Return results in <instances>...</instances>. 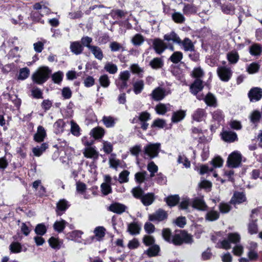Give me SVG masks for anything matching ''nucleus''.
<instances>
[{
	"label": "nucleus",
	"instance_id": "nucleus-1",
	"mask_svg": "<svg viewBox=\"0 0 262 262\" xmlns=\"http://www.w3.org/2000/svg\"><path fill=\"white\" fill-rule=\"evenodd\" d=\"M164 40L167 42L172 41L173 43L182 45L185 51H194L195 47L192 41L187 37L181 40L178 35L174 32L171 31L169 33L165 34L163 36Z\"/></svg>",
	"mask_w": 262,
	"mask_h": 262
},
{
	"label": "nucleus",
	"instance_id": "nucleus-2",
	"mask_svg": "<svg viewBox=\"0 0 262 262\" xmlns=\"http://www.w3.org/2000/svg\"><path fill=\"white\" fill-rule=\"evenodd\" d=\"M52 70L47 66L39 67L32 75L31 79L34 84L43 85L50 78Z\"/></svg>",
	"mask_w": 262,
	"mask_h": 262
},
{
	"label": "nucleus",
	"instance_id": "nucleus-3",
	"mask_svg": "<svg viewBox=\"0 0 262 262\" xmlns=\"http://www.w3.org/2000/svg\"><path fill=\"white\" fill-rule=\"evenodd\" d=\"M193 242L192 236L185 230H176L172 237V244L175 246H181L183 244H191Z\"/></svg>",
	"mask_w": 262,
	"mask_h": 262
},
{
	"label": "nucleus",
	"instance_id": "nucleus-4",
	"mask_svg": "<svg viewBox=\"0 0 262 262\" xmlns=\"http://www.w3.org/2000/svg\"><path fill=\"white\" fill-rule=\"evenodd\" d=\"M161 144L160 143H149L144 148V152L150 159L157 157L160 152Z\"/></svg>",
	"mask_w": 262,
	"mask_h": 262
},
{
	"label": "nucleus",
	"instance_id": "nucleus-5",
	"mask_svg": "<svg viewBox=\"0 0 262 262\" xmlns=\"http://www.w3.org/2000/svg\"><path fill=\"white\" fill-rule=\"evenodd\" d=\"M242 162V155L238 151L232 152L228 157L227 164L231 168L237 167Z\"/></svg>",
	"mask_w": 262,
	"mask_h": 262
},
{
	"label": "nucleus",
	"instance_id": "nucleus-6",
	"mask_svg": "<svg viewBox=\"0 0 262 262\" xmlns=\"http://www.w3.org/2000/svg\"><path fill=\"white\" fill-rule=\"evenodd\" d=\"M168 213L163 209L159 208L152 214L148 215V220L152 222H160L167 220Z\"/></svg>",
	"mask_w": 262,
	"mask_h": 262
},
{
	"label": "nucleus",
	"instance_id": "nucleus-7",
	"mask_svg": "<svg viewBox=\"0 0 262 262\" xmlns=\"http://www.w3.org/2000/svg\"><path fill=\"white\" fill-rule=\"evenodd\" d=\"M217 73L220 79L224 82L229 81L232 75L231 69L225 66L217 68Z\"/></svg>",
	"mask_w": 262,
	"mask_h": 262
},
{
	"label": "nucleus",
	"instance_id": "nucleus-8",
	"mask_svg": "<svg viewBox=\"0 0 262 262\" xmlns=\"http://www.w3.org/2000/svg\"><path fill=\"white\" fill-rule=\"evenodd\" d=\"M151 41L152 47L157 54H161L166 49V43L161 39L155 38Z\"/></svg>",
	"mask_w": 262,
	"mask_h": 262
},
{
	"label": "nucleus",
	"instance_id": "nucleus-9",
	"mask_svg": "<svg viewBox=\"0 0 262 262\" xmlns=\"http://www.w3.org/2000/svg\"><path fill=\"white\" fill-rule=\"evenodd\" d=\"M256 212V209H253L252 210V214L250 215V219L249 223L248 224V233L250 234H256L258 232V225H257V219H255L253 214Z\"/></svg>",
	"mask_w": 262,
	"mask_h": 262
},
{
	"label": "nucleus",
	"instance_id": "nucleus-10",
	"mask_svg": "<svg viewBox=\"0 0 262 262\" xmlns=\"http://www.w3.org/2000/svg\"><path fill=\"white\" fill-rule=\"evenodd\" d=\"M150 114L147 111H143L139 114L138 120L140 121V128L143 130H146L147 129L149 125L147 121L150 120Z\"/></svg>",
	"mask_w": 262,
	"mask_h": 262
},
{
	"label": "nucleus",
	"instance_id": "nucleus-11",
	"mask_svg": "<svg viewBox=\"0 0 262 262\" xmlns=\"http://www.w3.org/2000/svg\"><path fill=\"white\" fill-rule=\"evenodd\" d=\"M247 201V198L244 192L235 191L231 198L230 203L232 205L241 204Z\"/></svg>",
	"mask_w": 262,
	"mask_h": 262
},
{
	"label": "nucleus",
	"instance_id": "nucleus-12",
	"mask_svg": "<svg viewBox=\"0 0 262 262\" xmlns=\"http://www.w3.org/2000/svg\"><path fill=\"white\" fill-rule=\"evenodd\" d=\"M70 206V204L66 199H60L56 204L55 211L57 215H62Z\"/></svg>",
	"mask_w": 262,
	"mask_h": 262
},
{
	"label": "nucleus",
	"instance_id": "nucleus-13",
	"mask_svg": "<svg viewBox=\"0 0 262 262\" xmlns=\"http://www.w3.org/2000/svg\"><path fill=\"white\" fill-rule=\"evenodd\" d=\"M250 101H257L262 98V89L254 87L250 89L248 94Z\"/></svg>",
	"mask_w": 262,
	"mask_h": 262
},
{
	"label": "nucleus",
	"instance_id": "nucleus-14",
	"mask_svg": "<svg viewBox=\"0 0 262 262\" xmlns=\"http://www.w3.org/2000/svg\"><path fill=\"white\" fill-rule=\"evenodd\" d=\"M207 116L206 111L201 108L195 110L191 115L192 119L196 122H202L205 120Z\"/></svg>",
	"mask_w": 262,
	"mask_h": 262
},
{
	"label": "nucleus",
	"instance_id": "nucleus-15",
	"mask_svg": "<svg viewBox=\"0 0 262 262\" xmlns=\"http://www.w3.org/2000/svg\"><path fill=\"white\" fill-rule=\"evenodd\" d=\"M204 88L203 81L201 79H195L190 85V92L193 95H198Z\"/></svg>",
	"mask_w": 262,
	"mask_h": 262
},
{
	"label": "nucleus",
	"instance_id": "nucleus-16",
	"mask_svg": "<svg viewBox=\"0 0 262 262\" xmlns=\"http://www.w3.org/2000/svg\"><path fill=\"white\" fill-rule=\"evenodd\" d=\"M151 95L155 101H161L166 96V91L163 88L158 86L152 91Z\"/></svg>",
	"mask_w": 262,
	"mask_h": 262
},
{
	"label": "nucleus",
	"instance_id": "nucleus-17",
	"mask_svg": "<svg viewBox=\"0 0 262 262\" xmlns=\"http://www.w3.org/2000/svg\"><path fill=\"white\" fill-rule=\"evenodd\" d=\"M47 137V133L45 128L39 125L37 127V132L34 135L33 140L37 143H40L44 141Z\"/></svg>",
	"mask_w": 262,
	"mask_h": 262
},
{
	"label": "nucleus",
	"instance_id": "nucleus-18",
	"mask_svg": "<svg viewBox=\"0 0 262 262\" xmlns=\"http://www.w3.org/2000/svg\"><path fill=\"white\" fill-rule=\"evenodd\" d=\"M222 138L225 142L228 143L234 142L238 140L236 133L232 131H225L222 134Z\"/></svg>",
	"mask_w": 262,
	"mask_h": 262
},
{
	"label": "nucleus",
	"instance_id": "nucleus-19",
	"mask_svg": "<svg viewBox=\"0 0 262 262\" xmlns=\"http://www.w3.org/2000/svg\"><path fill=\"white\" fill-rule=\"evenodd\" d=\"M186 115V111L180 110L174 111L171 116V121L172 123H178L183 120Z\"/></svg>",
	"mask_w": 262,
	"mask_h": 262
},
{
	"label": "nucleus",
	"instance_id": "nucleus-20",
	"mask_svg": "<svg viewBox=\"0 0 262 262\" xmlns=\"http://www.w3.org/2000/svg\"><path fill=\"white\" fill-rule=\"evenodd\" d=\"M126 207L119 203H114L110 205L108 210L114 213L120 214L125 212Z\"/></svg>",
	"mask_w": 262,
	"mask_h": 262
},
{
	"label": "nucleus",
	"instance_id": "nucleus-21",
	"mask_svg": "<svg viewBox=\"0 0 262 262\" xmlns=\"http://www.w3.org/2000/svg\"><path fill=\"white\" fill-rule=\"evenodd\" d=\"M141 225L138 222H133L128 224L127 231L130 234H139L141 231Z\"/></svg>",
	"mask_w": 262,
	"mask_h": 262
},
{
	"label": "nucleus",
	"instance_id": "nucleus-22",
	"mask_svg": "<svg viewBox=\"0 0 262 262\" xmlns=\"http://www.w3.org/2000/svg\"><path fill=\"white\" fill-rule=\"evenodd\" d=\"M84 156L86 158L97 159L99 156L98 152L96 150L95 147H85L83 152Z\"/></svg>",
	"mask_w": 262,
	"mask_h": 262
},
{
	"label": "nucleus",
	"instance_id": "nucleus-23",
	"mask_svg": "<svg viewBox=\"0 0 262 262\" xmlns=\"http://www.w3.org/2000/svg\"><path fill=\"white\" fill-rule=\"evenodd\" d=\"M249 52L252 56H259L262 53V46L258 43H254L249 47Z\"/></svg>",
	"mask_w": 262,
	"mask_h": 262
},
{
	"label": "nucleus",
	"instance_id": "nucleus-24",
	"mask_svg": "<svg viewBox=\"0 0 262 262\" xmlns=\"http://www.w3.org/2000/svg\"><path fill=\"white\" fill-rule=\"evenodd\" d=\"M220 8L222 12L225 14L233 15L235 13V7L231 3L223 4L221 5Z\"/></svg>",
	"mask_w": 262,
	"mask_h": 262
},
{
	"label": "nucleus",
	"instance_id": "nucleus-25",
	"mask_svg": "<svg viewBox=\"0 0 262 262\" xmlns=\"http://www.w3.org/2000/svg\"><path fill=\"white\" fill-rule=\"evenodd\" d=\"M164 61L161 57H155L149 62V66L154 70H159L164 66Z\"/></svg>",
	"mask_w": 262,
	"mask_h": 262
},
{
	"label": "nucleus",
	"instance_id": "nucleus-26",
	"mask_svg": "<svg viewBox=\"0 0 262 262\" xmlns=\"http://www.w3.org/2000/svg\"><path fill=\"white\" fill-rule=\"evenodd\" d=\"M204 101L209 106L216 107L217 106L216 98L211 92H209L207 94L204 98Z\"/></svg>",
	"mask_w": 262,
	"mask_h": 262
},
{
	"label": "nucleus",
	"instance_id": "nucleus-27",
	"mask_svg": "<svg viewBox=\"0 0 262 262\" xmlns=\"http://www.w3.org/2000/svg\"><path fill=\"white\" fill-rule=\"evenodd\" d=\"M180 200V196L178 194L170 195L164 198V201L170 207H172L178 205Z\"/></svg>",
	"mask_w": 262,
	"mask_h": 262
},
{
	"label": "nucleus",
	"instance_id": "nucleus-28",
	"mask_svg": "<svg viewBox=\"0 0 262 262\" xmlns=\"http://www.w3.org/2000/svg\"><path fill=\"white\" fill-rule=\"evenodd\" d=\"M149 247L144 252L149 257H155L159 255L160 248L158 245L154 244L149 246Z\"/></svg>",
	"mask_w": 262,
	"mask_h": 262
},
{
	"label": "nucleus",
	"instance_id": "nucleus-29",
	"mask_svg": "<svg viewBox=\"0 0 262 262\" xmlns=\"http://www.w3.org/2000/svg\"><path fill=\"white\" fill-rule=\"evenodd\" d=\"M105 134V130L103 128L97 126L96 127L93 128L90 133V135L95 139H100L102 138Z\"/></svg>",
	"mask_w": 262,
	"mask_h": 262
},
{
	"label": "nucleus",
	"instance_id": "nucleus-30",
	"mask_svg": "<svg viewBox=\"0 0 262 262\" xmlns=\"http://www.w3.org/2000/svg\"><path fill=\"white\" fill-rule=\"evenodd\" d=\"M192 207L199 210L205 211L207 208V206L203 199L195 198L192 202Z\"/></svg>",
	"mask_w": 262,
	"mask_h": 262
},
{
	"label": "nucleus",
	"instance_id": "nucleus-31",
	"mask_svg": "<svg viewBox=\"0 0 262 262\" xmlns=\"http://www.w3.org/2000/svg\"><path fill=\"white\" fill-rule=\"evenodd\" d=\"M155 199L154 193L148 192L146 194L144 193L140 200L144 206H148L154 202Z\"/></svg>",
	"mask_w": 262,
	"mask_h": 262
},
{
	"label": "nucleus",
	"instance_id": "nucleus-32",
	"mask_svg": "<svg viewBox=\"0 0 262 262\" xmlns=\"http://www.w3.org/2000/svg\"><path fill=\"white\" fill-rule=\"evenodd\" d=\"M49 144L47 142H44L40 146H37L33 148L32 152L36 157H40L46 150L48 148Z\"/></svg>",
	"mask_w": 262,
	"mask_h": 262
},
{
	"label": "nucleus",
	"instance_id": "nucleus-33",
	"mask_svg": "<svg viewBox=\"0 0 262 262\" xmlns=\"http://www.w3.org/2000/svg\"><path fill=\"white\" fill-rule=\"evenodd\" d=\"M212 121H214L221 123L224 121L225 115L223 112L220 109H217L211 113Z\"/></svg>",
	"mask_w": 262,
	"mask_h": 262
},
{
	"label": "nucleus",
	"instance_id": "nucleus-34",
	"mask_svg": "<svg viewBox=\"0 0 262 262\" xmlns=\"http://www.w3.org/2000/svg\"><path fill=\"white\" fill-rule=\"evenodd\" d=\"M227 59L230 64H236L239 59V56L236 51L233 50L227 54Z\"/></svg>",
	"mask_w": 262,
	"mask_h": 262
},
{
	"label": "nucleus",
	"instance_id": "nucleus-35",
	"mask_svg": "<svg viewBox=\"0 0 262 262\" xmlns=\"http://www.w3.org/2000/svg\"><path fill=\"white\" fill-rule=\"evenodd\" d=\"M183 12L184 14L187 16L194 14L197 12V8L193 4H186L184 5Z\"/></svg>",
	"mask_w": 262,
	"mask_h": 262
},
{
	"label": "nucleus",
	"instance_id": "nucleus-36",
	"mask_svg": "<svg viewBox=\"0 0 262 262\" xmlns=\"http://www.w3.org/2000/svg\"><path fill=\"white\" fill-rule=\"evenodd\" d=\"M70 49L75 54L79 55L82 53L83 47L79 41H74L71 43Z\"/></svg>",
	"mask_w": 262,
	"mask_h": 262
},
{
	"label": "nucleus",
	"instance_id": "nucleus-37",
	"mask_svg": "<svg viewBox=\"0 0 262 262\" xmlns=\"http://www.w3.org/2000/svg\"><path fill=\"white\" fill-rule=\"evenodd\" d=\"M89 50L93 54L94 57L99 60H101L103 58V54L101 48L97 46H93Z\"/></svg>",
	"mask_w": 262,
	"mask_h": 262
},
{
	"label": "nucleus",
	"instance_id": "nucleus-38",
	"mask_svg": "<svg viewBox=\"0 0 262 262\" xmlns=\"http://www.w3.org/2000/svg\"><path fill=\"white\" fill-rule=\"evenodd\" d=\"M48 243L50 246L55 250L60 249L62 244V242L58 238H56L54 236H52L49 239Z\"/></svg>",
	"mask_w": 262,
	"mask_h": 262
},
{
	"label": "nucleus",
	"instance_id": "nucleus-39",
	"mask_svg": "<svg viewBox=\"0 0 262 262\" xmlns=\"http://www.w3.org/2000/svg\"><path fill=\"white\" fill-rule=\"evenodd\" d=\"M66 123L62 119H58L54 124L53 127L56 134L62 133L64 132Z\"/></svg>",
	"mask_w": 262,
	"mask_h": 262
},
{
	"label": "nucleus",
	"instance_id": "nucleus-40",
	"mask_svg": "<svg viewBox=\"0 0 262 262\" xmlns=\"http://www.w3.org/2000/svg\"><path fill=\"white\" fill-rule=\"evenodd\" d=\"M183 54L181 51H175L169 58V60L174 64H177L183 59Z\"/></svg>",
	"mask_w": 262,
	"mask_h": 262
},
{
	"label": "nucleus",
	"instance_id": "nucleus-41",
	"mask_svg": "<svg viewBox=\"0 0 262 262\" xmlns=\"http://www.w3.org/2000/svg\"><path fill=\"white\" fill-rule=\"evenodd\" d=\"M30 73V70L27 67L20 69L17 79L18 80H24L29 77Z\"/></svg>",
	"mask_w": 262,
	"mask_h": 262
},
{
	"label": "nucleus",
	"instance_id": "nucleus-42",
	"mask_svg": "<svg viewBox=\"0 0 262 262\" xmlns=\"http://www.w3.org/2000/svg\"><path fill=\"white\" fill-rule=\"evenodd\" d=\"M144 86V82L142 80H139L133 83V91L136 95L140 94Z\"/></svg>",
	"mask_w": 262,
	"mask_h": 262
},
{
	"label": "nucleus",
	"instance_id": "nucleus-43",
	"mask_svg": "<svg viewBox=\"0 0 262 262\" xmlns=\"http://www.w3.org/2000/svg\"><path fill=\"white\" fill-rule=\"evenodd\" d=\"M67 224L68 223L64 220L56 221L53 225L54 229L58 232H61L64 229Z\"/></svg>",
	"mask_w": 262,
	"mask_h": 262
},
{
	"label": "nucleus",
	"instance_id": "nucleus-44",
	"mask_svg": "<svg viewBox=\"0 0 262 262\" xmlns=\"http://www.w3.org/2000/svg\"><path fill=\"white\" fill-rule=\"evenodd\" d=\"M190 75L192 78H195V79H201V78L204 76V72L202 68L199 67L194 68L193 69Z\"/></svg>",
	"mask_w": 262,
	"mask_h": 262
},
{
	"label": "nucleus",
	"instance_id": "nucleus-45",
	"mask_svg": "<svg viewBox=\"0 0 262 262\" xmlns=\"http://www.w3.org/2000/svg\"><path fill=\"white\" fill-rule=\"evenodd\" d=\"M144 41L143 36L140 34H136L132 39V43L135 46H141Z\"/></svg>",
	"mask_w": 262,
	"mask_h": 262
},
{
	"label": "nucleus",
	"instance_id": "nucleus-46",
	"mask_svg": "<svg viewBox=\"0 0 262 262\" xmlns=\"http://www.w3.org/2000/svg\"><path fill=\"white\" fill-rule=\"evenodd\" d=\"M220 217V213L217 211L210 210L208 211L205 216V219L209 221H214Z\"/></svg>",
	"mask_w": 262,
	"mask_h": 262
},
{
	"label": "nucleus",
	"instance_id": "nucleus-47",
	"mask_svg": "<svg viewBox=\"0 0 262 262\" xmlns=\"http://www.w3.org/2000/svg\"><path fill=\"white\" fill-rule=\"evenodd\" d=\"M9 249L12 253H20L22 251V246L19 242H13L9 246Z\"/></svg>",
	"mask_w": 262,
	"mask_h": 262
},
{
	"label": "nucleus",
	"instance_id": "nucleus-48",
	"mask_svg": "<svg viewBox=\"0 0 262 262\" xmlns=\"http://www.w3.org/2000/svg\"><path fill=\"white\" fill-rule=\"evenodd\" d=\"M147 175V173L146 171L138 172L135 175V180L137 183L141 184L146 180Z\"/></svg>",
	"mask_w": 262,
	"mask_h": 262
},
{
	"label": "nucleus",
	"instance_id": "nucleus-49",
	"mask_svg": "<svg viewBox=\"0 0 262 262\" xmlns=\"http://www.w3.org/2000/svg\"><path fill=\"white\" fill-rule=\"evenodd\" d=\"M52 80L54 83L60 84L62 81L63 77V73L62 72L59 71L51 74Z\"/></svg>",
	"mask_w": 262,
	"mask_h": 262
},
{
	"label": "nucleus",
	"instance_id": "nucleus-50",
	"mask_svg": "<svg viewBox=\"0 0 262 262\" xmlns=\"http://www.w3.org/2000/svg\"><path fill=\"white\" fill-rule=\"evenodd\" d=\"M166 124V121L164 119L157 118L154 120L151 125V127L152 128H163L165 126Z\"/></svg>",
	"mask_w": 262,
	"mask_h": 262
},
{
	"label": "nucleus",
	"instance_id": "nucleus-51",
	"mask_svg": "<svg viewBox=\"0 0 262 262\" xmlns=\"http://www.w3.org/2000/svg\"><path fill=\"white\" fill-rule=\"evenodd\" d=\"M163 239L169 243H172V233L169 228H164L162 231Z\"/></svg>",
	"mask_w": 262,
	"mask_h": 262
},
{
	"label": "nucleus",
	"instance_id": "nucleus-52",
	"mask_svg": "<svg viewBox=\"0 0 262 262\" xmlns=\"http://www.w3.org/2000/svg\"><path fill=\"white\" fill-rule=\"evenodd\" d=\"M131 192L133 196L135 198L139 200H141L143 194H144V191L140 186L133 188Z\"/></svg>",
	"mask_w": 262,
	"mask_h": 262
},
{
	"label": "nucleus",
	"instance_id": "nucleus-53",
	"mask_svg": "<svg viewBox=\"0 0 262 262\" xmlns=\"http://www.w3.org/2000/svg\"><path fill=\"white\" fill-rule=\"evenodd\" d=\"M227 239L230 242V244H236L240 242L241 237L237 233H229L228 234Z\"/></svg>",
	"mask_w": 262,
	"mask_h": 262
},
{
	"label": "nucleus",
	"instance_id": "nucleus-54",
	"mask_svg": "<svg viewBox=\"0 0 262 262\" xmlns=\"http://www.w3.org/2000/svg\"><path fill=\"white\" fill-rule=\"evenodd\" d=\"M260 65L256 62H253L250 63L247 68V71L250 74L257 73L259 70Z\"/></svg>",
	"mask_w": 262,
	"mask_h": 262
},
{
	"label": "nucleus",
	"instance_id": "nucleus-55",
	"mask_svg": "<svg viewBox=\"0 0 262 262\" xmlns=\"http://www.w3.org/2000/svg\"><path fill=\"white\" fill-rule=\"evenodd\" d=\"M34 231L37 235L42 236L46 233L47 229L43 223H40L36 225Z\"/></svg>",
	"mask_w": 262,
	"mask_h": 262
},
{
	"label": "nucleus",
	"instance_id": "nucleus-56",
	"mask_svg": "<svg viewBox=\"0 0 262 262\" xmlns=\"http://www.w3.org/2000/svg\"><path fill=\"white\" fill-rule=\"evenodd\" d=\"M102 121L105 126L107 127H112L115 126V121L114 118L112 116H103Z\"/></svg>",
	"mask_w": 262,
	"mask_h": 262
},
{
	"label": "nucleus",
	"instance_id": "nucleus-57",
	"mask_svg": "<svg viewBox=\"0 0 262 262\" xmlns=\"http://www.w3.org/2000/svg\"><path fill=\"white\" fill-rule=\"evenodd\" d=\"M105 231L106 230L103 227L98 226L95 228L94 232L98 239L100 240L104 237Z\"/></svg>",
	"mask_w": 262,
	"mask_h": 262
},
{
	"label": "nucleus",
	"instance_id": "nucleus-58",
	"mask_svg": "<svg viewBox=\"0 0 262 262\" xmlns=\"http://www.w3.org/2000/svg\"><path fill=\"white\" fill-rule=\"evenodd\" d=\"M155 238L153 236L145 235L142 238V242L146 246H150L155 244Z\"/></svg>",
	"mask_w": 262,
	"mask_h": 262
},
{
	"label": "nucleus",
	"instance_id": "nucleus-59",
	"mask_svg": "<svg viewBox=\"0 0 262 262\" xmlns=\"http://www.w3.org/2000/svg\"><path fill=\"white\" fill-rule=\"evenodd\" d=\"M104 69L110 74H114L117 73L118 71L117 66L112 62H107L105 66Z\"/></svg>",
	"mask_w": 262,
	"mask_h": 262
},
{
	"label": "nucleus",
	"instance_id": "nucleus-60",
	"mask_svg": "<svg viewBox=\"0 0 262 262\" xmlns=\"http://www.w3.org/2000/svg\"><path fill=\"white\" fill-rule=\"evenodd\" d=\"M92 42V38L88 36H83L81 39V44L83 47H85L89 50L93 46L91 45Z\"/></svg>",
	"mask_w": 262,
	"mask_h": 262
},
{
	"label": "nucleus",
	"instance_id": "nucleus-61",
	"mask_svg": "<svg viewBox=\"0 0 262 262\" xmlns=\"http://www.w3.org/2000/svg\"><path fill=\"white\" fill-rule=\"evenodd\" d=\"M129 171L127 170H124L121 171L119 175V182L120 183L128 182L129 181Z\"/></svg>",
	"mask_w": 262,
	"mask_h": 262
},
{
	"label": "nucleus",
	"instance_id": "nucleus-62",
	"mask_svg": "<svg viewBox=\"0 0 262 262\" xmlns=\"http://www.w3.org/2000/svg\"><path fill=\"white\" fill-rule=\"evenodd\" d=\"M71 132L75 136L79 137L80 135V128L79 126L73 121L71 122Z\"/></svg>",
	"mask_w": 262,
	"mask_h": 262
},
{
	"label": "nucleus",
	"instance_id": "nucleus-63",
	"mask_svg": "<svg viewBox=\"0 0 262 262\" xmlns=\"http://www.w3.org/2000/svg\"><path fill=\"white\" fill-rule=\"evenodd\" d=\"M31 95L32 97L35 99H42L43 98V93L41 90L36 87H33L31 90Z\"/></svg>",
	"mask_w": 262,
	"mask_h": 262
},
{
	"label": "nucleus",
	"instance_id": "nucleus-64",
	"mask_svg": "<svg viewBox=\"0 0 262 262\" xmlns=\"http://www.w3.org/2000/svg\"><path fill=\"white\" fill-rule=\"evenodd\" d=\"M116 154L113 153L111 154V157L109 159V163L110 165V167L116 169L120 165V160L118 159H116Z\"/></svg>",
	"mask_w": 262,
	"mask_h": 262
}]
</instances>
